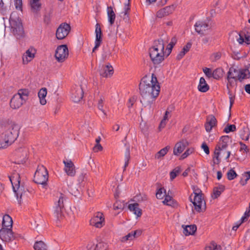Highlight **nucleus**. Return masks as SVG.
<instances>
[{
  "mask_svg": "<svg viewBox=\"0 0 250 250\" xmlns=\"http://www.w3.org/2000/svg\"><path fill=\"white\" fill-rule=\"evenodd\" d=\"M250 216V204L249 208H247L244 213V215L241 217V220L242 222H244L246 219H247Z\"/></svg>",
  "mask_w": 250,
  "mask_h": 250,
  "instance_id": "57",
  "label": "nucleus"
},
{
  "mask_svg": "<svg viewBox=\"0 0 250 250\" xmlns=\"http://www.w3.org/2000/svg\"><path fill=\"white\" fill-rule=\"evenodd\" d=\"M83 96V89L81 86H78L72 91L71 99L75 103L79 102L82 99Z\"/></svg>",
  "mask_w": 250,
  "mask_h": 250,
  "instance_id": "16",
  "label": "nucleus"
},
{
  "mask_svg": "<svg viewBox=\"0 0 250 250\" xmlns=\"http://www.w3.org/2000/svg\"><path fill=\"white\" fill-rule=\"evenodd\" d=\"M221 57V54L219 52L213 53L211 56V59L213 61L219 60Z\"/></svg>",
  "mask_w": 250,
  "mask_h": 250,
  "instance_id": "64",
  "label": "nucleus"
},
{
  "mask_svg": "<svg viewBox=\"0 0 250 250\" xmlns=\"http://www.w3.org/2000/svg\"><path fill=\"white\" fill-rule=\"evenodd\" d=\"M170 147L167 146L161 149L155 155V158L156 159H160L163 157L167 153L168 150L170 149Z\"/></svg>",
  "mask_w": 250,
  "mask_h": 250,
  "instance_id": "38",
  "label": "nucleus"
},
{
  "mask_svg": "<svg viewBox=\"0 0 250 250\" xmlns=\"http://www.w3.org/2000/svg\"><path fill=\"white\" fill-rule=\"evenodd\" d=\"M86 173L84 172L81 173L78 177V181L79 184H82L86 179Z\"/></svg>",
  "mask_w": 250,
  "mask_h": 250,
  "instance_id": "59",
  "label": "nucleus"
},
{
  "mask_svg": "<svg viewBox=\"0 0 250 250\" xmlns=\"http://www.w3.org/2000/svg\"><path fill=\"white\" fill-rule=\"evenodd\" d=\"M191 202L193 203L194 209L198 211L201 212L205 209L206 203L203 197V195H194L193 199L190 197Z\"/></svg>",
  "mask_w": 250,
  "mask_h": 250,
  "instance_id": "10",
  "label": "nucleus"
},
{
  "mask_svg": "<svg viewBox=\"0 0 250 250\" xmlns=\"http://www.w3.org/2000/svg\"><path fill=\"white\" fill-rule=\"evenodd\" d=\"M9 179L18 201H27V198L31 194L25 188L23 183L21 182L20 174L17 172L14 173Z\"/></svg>",
  "mask_w": 250,
  "mask_h": 250,
  "instance_id": "3",
  "label": "nucleus"
},
{
  "mask_svg": "<svg viewBox=\"0 0 250 250\" xmlns=\"http://www.w3.org/2000/svg\"><path fill=\"white\" fill-rule=\"evenodd\" d=\"M6 243L12 249H16L17 248V240L16 238L14 240H12L10 242H7Z\"/></svg>",
  "mask_w": 250,
  "mask_h": 250,
  "instance_id": "58",
  "label": "nucleus"
},
{
  "mask_svg": "<svg viewBox=\"0 0 250 250\" xmlns=\"http://www.w3.org/2000/svg\"><path fill=\"white\" fill-rule=\"evenodd\" d=\"M47 95V89L42 88L38 92V97L40 99V103L42 105H45L46 104L45 97Z\"/></svg>",
  "mask_w": 250,
  "mask_h": 250,
  "instance_id": "29",
  "label": "nucleus"
},
{
  "mask_svg": "<svg viewBox=\"0 0 250 250\" xmlns=\"http://www.w3.org/2000/svg\"><path fill=\"white\" fill-rule=\"evenodd\" d=\"M192 150L187 149L181 156L180 159L183 160L187 158L190 154L192 153Z\"/></svg>",
  "mask_w": 250,
  "mask_h": 250,
  "instance_id": "62",
  "label": "nucleus"
},
{
  "mask_svg": "<svg viewBox=\"0 0 250 250\" xmlns=\"http://www.w3.org/2000/svg\"><path fill=\"white\" fill-rule=\"evenodd\" d=\"M166 194L167 193L166 189L164 188H162L157 190L156 193V196L157 199H163Z\"/></svg>",
  "mask_w": 250,
  "mask_h": 250,
  "instance_id": "44",
  "label": "nucleus"
},
{
  "mask_svg": "<svg viewBox=\"0 0 250 250\" xmlns=\"http://www.w3.org/2000/svg\"><path fill=\"white\" fill-rule=\"evenodd\" d=\"M124 204L120 201H117L113 205V208L115 210H122L124 208Z\"/></svg>",
  "mask_w": 250,
  "mask_h": 250,
  "instance_id": "53",
  "label": "nucleus"
},
{
  "mask_svg": "<svg viewBox=\"0 0 250 250\" xmlns=\"http://www.w3.org/2000/svg\"><path fill=\"white\" fill-rule=\"evenodd\" d=\"M100 75L103 77H109L113 74V68L110 65L102 66L99 70Z\"/></svg>",
  "mask_w": 250,
  "mask_h": 250,
  "instance_id": "23",
  "label": "nucleus"
},
{
  "mask_svg": "<svg viewBox=\"0 0 250 250\" xmlns=\"http://www.w3.org/2000/svg\"><path fill=\"white\" fill-rule=\"evenodd\" d=\"M25 102L20 96L15 94L11 100L10 106L13 109H18Z\"/></svg>",
  "mask_w": 250,
  "mask_h": 250,
  "instance_id": "22",
  "label": "nucleus"
},
{
  "mask_svg": "<svg viewBox=\"0 0 250 250\" xmlns=\"http://www.w3.org/2000/svg\"><path fill=\"white\" fill-rule=\"evenodd\" d=\"M7 8L4 6V3L2 0H0V13L3 15L6 14Z\"/></svg>",
  "mask_w": 250,
  "mask_h": 250,
  "instance_id": "55",
  "label": "nucleus"
},
{
  "mask_svg": "<svg viewBox=\"0 0 250 250\" xmlns=\"http://www.w3.org/2000/svg\"><path fill=\"white\" fill-rule=\"evenodd\" d=\"M230 155V151H227L226 149L215 148L214 156L213 157V163L214 164L218 165L221 162V158H224L228 160Z\"/></svg>",
  "mask_w": 250,
  "mask_h": 250,
  "instance_id": "8",
  "label": "nucleus"
},
{
  "mask_svg": "<svg viewBox=\"0 0 250 250\" xmlns=\"http://www.w3.org/2000/svg\"><path fill=\"white\" fill-rule=\"evenodd\" d=\"M64 164L63 170L66 174L71 177H74L76 173V168L73 162L70 159H65L63 160Z\"/></svg>",
  "mask_w": 250,
  "mask_h": 250,
  "instance_id": "14",
  "label": "nucleus"
},
{
  "mask_svg": "<svg viewBox=\"0 0 250 250\" xmlns=\"http://www.w3.org/2000/svg\"><path fill=\"white\" fill-rule=\"evenodd\" d=\"M237 72L238 74V80L240 81L249 77L250 72L248 69H238Z\"/></svg>",
  "mask_w": 250,
  "mask_h": 250,
  "instance_id": "34",
  "label": "nucleus"
},
{
  "mask_svg": "<svg viewBox=\"0 0 250 250\" xmlns=\"http://www.w3.org/2000/svg\"><path fill=\"white\" fill-rule=\"evenodd\" d=\"M13 221L12 218L8 215H5L3 217L2 222V228L12 229Z\"/></svg>",
  "mask_w": 250,
  "mask_h": 250,
  "instance_id": "27",
  "label": "nucleus"
},
{
  "mask_svg": "<svg viewBox=\"0 0 250 250\" xmlns=\"http://www.w3.org/2000/svg\"><path fill=\"white\" fill-rule=\"evenodd\" d=\"M130 10L129 4V3L125 4L124 7V12H123L124 14V20L128 22L129 21V17L128 15V12Z\"/></svg>",
  "mask_w": 250,
  "mask_h": 250,
  "instance_id": "50",
  "label": "nucleus"
},
{
  "mask_svg": "<svg viewBox=\"0 0 250 250\" xmlns=\"http://www.w3.org/2000/svg\"><path fill=\"white\" fill-rule=\"evenodd\" d=\"M107 14L108 17V21L110 24L112 25L115 21L116 15L111 6H108L107 8Z\"/></svg>",
  "mask_w": 250,
  "mask_h": 250,
  "instance_id": "32",
  "label": "nucleus"
},
{
  "mask_svg": "<svg viewBox=\"0 0 250 250\" xmlns=\"http://www.w3.org/2000/svg\"><path fill=\"white\" fill-rule=\"evenodd\" d=\"M19 128L17 125L0 131V149L5 148L11 145L17 138Z\"/></svg>",
  "mask_w": 250,
  "mask_h": 250,
  "instance_id": "4",
  "label": "nucleus"
},
{
  "mask_svg": "<svg viewBox=\"0 0 250 250\" xmlns=\"http://www.w3.org/2000/svg\"><path fill=\"white\" fill-rule=\"evenodd\" d=\"M225 187L223 185H219L213 188V193L212 197L214 198H217L219 197L222 192L225 190Z\"/></svg>",
  "mask_w": 250,
  "mask_h": 250,
  "instance_id": "36",
  "label": "nucleus"
},
{
  "mask_svg": "<svg viewBox=\"0 0 250 250\" xmlns=\"http://www.w3.org/2000/svg\"><path fill=\"white\" fill-rule=\"evenodd\" d=\"M223 70L220 68H217L212 71V77L216 80L219 79L223 76Z\"/></svg>",
  "mask_w": 250,
  "mask_h": 250,
  "instance_id": "42",
  "label": "nucleus"
},
{
  "mask_svg": "<svg viewBox=\"0 0 250 250\" xmlns=\"http://www.w3.org/2000/svg\"><path fill=\"white\" fill-rule=\"evenodd\" d=\"M181 172V168L180 167H176L172 171L170 172V179L173 180L178 174Z\"/></svg>",
  "mask_w": 250,
  "mask_h": 250,
  "instance_id": "47",
  "label": "nucleus"
},
{
  "mask_svg": "<svg viewBox=\"0 0 250 250\" xmlns=\"http://www.w3.org/2000/svg\"><path fill=\"white\" fill-rule=\"evenodd\" d=\"M128 208L137 217H140L142 215V210L139 208V205L137 203L129 204Z\"/></svg>",
  "mask_w": 250,
  "mask_h": 250,
  "instance_id": "30",
  "label": "nucleus"
},
{
  "mask_svg": "<svg viewBox=\"0 0 250 250\" xmlns=\"http://www.w3.org/2000/svg\"><path fill=\"white\" fill-rule=\"evenodd\" d=\"M28 152V149L27 147H23L19 148L18 150V155L21 158V160L19 161V162L21 163H24L27 158Z\"/></svg>",
  "mask_w": 250,
  "mask_h": 250,
  "instance_id": "26",
  "label": "nucleus"
},
{
  "mask_svg": "<svg viewBox=\"0 0 250 250\" xmlns=\"http://www.w3.org/2000/svg\"><path fill=\"white\" fill-rule=\"evenodd\" d=\"M188 145V143L186 140H182L177 143L173 148V154L178 156L181 153L187 146Z\"/></svg>",
  "mask_w": 250,
  "mask_h": 250,
  "instance_id": "20",
  "label": "nucleus"
},
{
  "mask_svg": "<svg viewBox=\"0 0 250 250\" xmlns=\"http://www.w3.org/2000/svg\"><path fill=\"white\" fill-rule=\"evenodd\" d=\"M237 41L240 44H242L243 42L247 44H250V29L245 30L240 33L239 37Z\"/></svg>",
  "mask_w": 250,
  "mask_h": 250,
  "instance_id": "21",
  "label": "nucleus"
},
{
  "mask_svg": "<svg viewBox=\"0 0 250 250\" xmlns=\"http://www.w3.org/2000/svg\"><path fill=\"white\" fill-rule=\"evenodd\" d=\"M11 32L15 37L20 39L24 37V31L21 19L16 12H12L9 18Z\"/></svg>",
  "mask_w": 250,
  "mask_h": 250,
  "instance_id": "5",
  "label": "nucleus"
},
{
  "mask_svg": "<svg viewBox=\"0 0 250 250\" xmlns=\"http://www.w3.org/2000/svg\"><path fill=\"white\" fill-rule=\"evenodd\" d=\"M90 225L97 228H101L105 224V220L102 212H97L90 220Z\"/></svg>",
  "mask_w": 250,
  "mask_h": 250,
  "instance_id": "12",
  "label": "nucleus"
},
{
  "mask_svg": "<svg viewBox=\"0 0 250 250\" xmlns=\"http://www.w3.org/2000/svg\"><path fill=\"white\" fill-rule=\"evenodd\" d=\"M37 52L36 49L33 46H30L24 53L22 56V63L24 64H27L32 61L35 57Z\"/></svg>",
  "mask_w": 250,
  "mask_h": 250,
  "instance_id": "15",
  "label": "nucleus"
},
{
  "mask_svg": "<svg viewBox=\"0 0 250 250\" xmlns=\"http://www.w3.org/2000/svg\"><path fill=\"white\" fill-rule=\"evenodd\" d=\"M108 248V245L107 243L101 242L98 243L95 247L94 250H107Z\"/></svg>",
  "mask_w": 250,
  "mask_h": 250,
  "instance_id": "45",
  "label": "nucleus"
},
{
  "mask_svg": "<svg viewBox=\"0 0 250 250\" xmlns=\"http://www.w3.org/2000/svg\"><path fill=\"white\" fill-rule=\"evenodd\" d=\"M192 46V43L190 42H188L182 48V50L177 54L176 59L178 60L182 59L185 54L188 53Z\"/></svg>",
  "mask_w": 250,
  "mask_h": 250,
  "instance_id": "28",
  "label": "nucleus"
},
{
  "mask_svg": "<svg viewBox=\"0 0 250 250\" xmlns=\"http://www.w3.org/2000/svg\"><path fill=\"white\" fill-rule=\"evenodd\" d=\"M129 159H130L129 148V147H127L125 153V166H124L125 169L128 165Z\"/></svg>",
  "mask_w": 250,
  "mask_h": 250,
  "instance_id": "52",
  "label": "nucleus"
},
{
  "mask_svg": "<svg viewBox=\"0 0 250 250\" xmlns=\"http://www.w3.org/2000/svg\"><path fill=\"white\" fill-rule=\"evenodd\" d=\"M176 8L175 4H172L168 6H166L163 8L160 9L157 13V17L160 18L167 16L174 11Z\"/></svg>",
  "mask_w": 250,
  "mask_h": 250,
  "instance_id": "17",
  "label": "nucleus"
},
{
  "mask_svg": "<svg viewBox=\"0 0 250 250\" xmlns=\"http://www.w3.org/2000/svg\"><path fill=\"white\" fill-rule=\"evenodd\" d=\"M95 27L96 39L95 41V46L92 50L93 52H94L100 46L102 40V33L100 24L99 23H97Z\"/></svg>",
  "mask_w": 250,
  "mask_h": 250,
  "instance_id": "18",
  "label": "nucleus"
},
{
  "mask_svg": "<svg viewBox=\"0 0 250 250\" xmlns=\"http://www.w3.org/2000/svg\"><path fill=\"white\" fill-rule=\"evenodd\" d=\"M165 199L163 201L164 204L167 206H172L174 204V200L172 197L169 195V191H168L167 194L164 197Z\"/></svg>",
  "mask_w": 250,
  "mask_h": 250,
  "instance_id": "43",
  "label": "nucleus"
},
{
  "mask_svg": "<svg viewBox=\"0 0 250 250\" xmlns=\"http://www.w3.org/2000/svg\"><path fill=\"white\" fill-rule=\"evenodd\" d=\"M48 179V171L43 166H38L34 175V181L38 184L46 186Z\"/></svg>",
  "mask_w": 250,
  "mask_h": 250,
  "instance_id": "7",
  "label": "nucleus"
},
{
  "mask_svg": "<svg viewBox=\"0 0 250 250\" xmlns=\"http://www.w3.org/2000/svg\"><path fill=\"white\" fill-rule=\"evenodd\" d=\"M68 56V49L66 45H61L57 48L55 57L58 62H63Z\"/></svg>",
  "mask_w": 250,
  "mask_h": 250,
  "instance_id": "9",
  "label": "nucleus"
},
{
  "mask_svg": "<svg viewBox=\"0 0 250 250\" xmlns=\"http://www.w3.org/2000/svg\"><path fill=\"white\" fill-rule=\"evenodd\" d=\"M228 82L227 84L228 89H230L234 87L237 83V79L227 78Z\"/></svg>",
  "mask_w": 250,
  "mask_h": 250,
  "instance_id": "49",
  "label": "nucleus"
},
{
  "mask_svg": "<svg viewBox=\"0 0 250 250\" xmlns=\"http://www.w3.org/2000/svg\"><path fill=\"white\" fill-rule=\"evenodd\" d=\"M35 250H47V245L42 241H37L34 245Z\"/></svg>",
  "mask_w": 250,
  "mask_h": 250,
  "instance_id": "40",
  "label": "nucleus"
},
{
  "mask_svg": "<svg viewBox=\"0 0 250 250\" xmlns=\"http://www.w3.org/2000/svg\"><path fill=\"white\" fill-rule=\"evenodd\" d=\"M205 250H221L220 247L214 242H211L206 246Z\"/></svg>",
  "mask_w": 250,
  "mask_h": 250,
  "instance_id": "48",
  "label": "nucleus"
},
{
  "mask_svg": "<svg viewBox=\"0 0 250 250\" xmlns=\"http://www.w3.org/2000/svg\"><path fill=\"white\" fill-rule=\"evenodd\" d=\"M227 178L229 180H233L235 178H236L237 176V173L232 169H230L227 172Z\"/></svg>",
  "mask_w": 250,
  "mask_h": 250,
  "instance_id": "51",
  "label": "nucleus"
},
{
  "mask_svg": "<svg viewBox=\"0 0 250 250\" xmlns=\"http://www.w3.org/2000/svg\"><path fill=\"white\" fill-rule=\"evenodd\" d=\"M137 232V231H132L126 235L121 237V241L123 243H126L128 241L132 240L135 238Z\"/></svg>",
  "mask_w": 250,
  "mask_h": 250,
  "instance_id": "37",
  "label": "nucleus"
},
{
  "mask_svg": "<svg viewBox=\"0 0 250 250\" xmlns=\"http://www.w3.org/2000/svg\"><path fill=\"white\" fill-rule=\"evenodd\" d=\"M229 142V138L228 136H223L220 138L215 148L227 149Z\"/></svg>",
  "mask_w": 250,
  "mask_h": 250,
  "instance_id": "25",
  "label": "nucleus"
},
{
  "mask_svg": "<svg viewBox=\"0 0 250 250\" xmlns=\"http://www.w3.org/2000/svg\"><path fill=\"white\" fill-rule=\"evenodd\" d=\"M203 71L207 77L209 78L212 77V72L210 68L205 67L203 69Z\"/></svg>",
  "mask_w": 250,
  "mask_h": 250,
  "instance_id": "56",
  "label": "nucleus"
},
{
  "mask_svg": "<svg viewBox=\"0 0 250 250\" xmlns=\"http://www.w3.org/2000/svg\"><path fill=\"white\" fill-rule=\"evenodd\" d=\"M15 5L17 9L21 10L22 8V0H15Z\"/></svg>",
  "mask_w": 250,
  "mask_h": 250,
  "instance_id": "63",
  "label": "nucleus"
},
{
  "mask_svg": "<svg viewBox=\"0 0 250 250\" xmlns=\"http://www.w3.org/2000/svg\"><path fill=\"white\" fill-rule=\"evenodd\" d=\"M196 229L195 225L186 226L184 228L183 233L186 235H192L196 231Z\"/></svg>",
  "mask_w": 250,
  "mask_h": 250,
  "instance_id": "35",
  "label": "nucleus"
},
{
  "mask_svg": "<svg viewBox=\"0 0 250 250\" xmlns=\"http://www.w3.org/2000/svg\"><path fill=\"white\" fill-rule=\"evenodd\" d=\"M242 178H244L245 180H243V179H242L240 181V183L242 186H244L247 184V181L250 179V171L244 172L242 174Z\"/></svg>",
  "mask_w": 250,
  "mask_h": 250,
  "instance_id": "46",
  "label": "nucleus"
},
{
  "mask_svg": "<svg viewBox=\"0 0 250 250\" xmlns=\"http://www.w3.org/2000/svg\"><path fill=\"white\" fill-rule=\"evenodd\" d=\"M236 130V126L234 125H227L224 129V131L226 133H228L230 132H233Z\"/></svg>",
  "mask_w": 250,
  "mask_h": 250,
  "instance_id": "54",
  "label": "nucleus"
},
{
  "mask_svg": "<svg viewBox=\"0 0 250 250\" xmlns=\"http://www.w3.org/2000/svg\"><path fill=\"white\" fill-rule=\"evenodd\" d=\"M216 119L213 115H209L207 118L205 128L207 132H210L212 128L216 125Z\"/></svg>",
  "mask_w": 250,
  "mask_h": 250,
  "instance_id": "24",
  "label": "nucleus"
},
{
  "mask_svg": "<svg viewBox=\"0 0 250 250\" xmlns=\"http://www.w3.org/2000/svg\"><path fill=\"white\" fill-rule=\"evenodd\" d=\"M169 38L167 35H163L160 39L154 42V46L149 49V55L154 64H159L164 60L165 56H168L176 44L177 40L176 37L171 38L164 51L165 45L167 43Z\"/></svg>",
  "mask_w": 250,
  "mask_h": 250,
  "instance_id": "2",
  "label": "nucleus"
},
{
  "mask_svg": "<svg viewBox=\"0 0 250 250\" xmlns=\"http://www.w3.org/2000/svg\"><path fill=\"white\" fill-rule=\"evenodd\" d=\"M70 30V27L69 24L63 23L60 24L56 31V37L59 40H62L65 38Z\"/></svg>",
  "mask_w": 250,
  "mask_h": 250,
  "instance_id": "13",
  "label": "nucleus"
},
{
  "mask_svg": "<svg viewBox=\"0 0 250 250\" xmlns=\"http://www.w3.org/2000/svg\"><path fill=\"white\" fill-rule=\"evenodd\" d=\"M30 4L31 11L34 13H37L40 10L41 4L39 0H30Z\"/></svg>",
  "mask_w": 250,
  "mask_h": 250,
  "instance_id": "31",
  "label": "nucleus"
},
{
  "mask_svg": "<svg viewBox=\"0 0 250 250\" xmlns=\"http://www.w3.org/2000/svg\"><path fill=\"white\" fill-rule=\"evenodd\" d=\"M196 31L200 34H204L207 30L210 28L208 23L205 21H199L194 25Z\"/></svg>",
  "mask_w": 250,
  "mask_h": 250,
  "instance_id": "19",
  "label": "nucleus"
},
{
  "mask_svg": "<svg viewBox=\"0 0 250 250\" xmlns=\"http://www.w3.org/2000/svg\"><path fill=\"white\" fill-rule=\"evenodd\" d=\"M192 189L194 195H203L202 191L196 186H193Z\"/></svg>",
  "mask_w": 250,
  "mask_h": 250,
  "instance_id": "60",
  "label": "nucleus"
},
{
  "mask_svg": "<svg viewBox=\"0 0 250 250\" xmlns=\"http://www.w3.org/2000/svg\"><path fill=\"white\" fill-rule=\"evenodd\" d=\"M16 94L25 102L29 95V91L26 89H20Z\"/></svg>",
  "mask_w": 250,
  "mask_h": 250,
  "instance_id": "39",
  "label": "nucleus"
},
{
  "mask_svg": "<svg viewBox=\"0 0 250 250\" xmlns=\"http://www.w3.org/2000/svg\"><path fill=\"white\" fill-rule=\"evenodd\" d=\"M201 148L206 154L208 155L209 154V148L206 143L204 142L202 143Z\"/></svg>",
  "mask_w": 250,
  "mask_h": 250,
  "instance_id": "61",
  "label": "nucleus"
},
{
  "mask_svg": "<svg viewBox=\"0 0 250 250\" xmlns=\"http://www.w3.org/2000/svg\"><path fill=\"white\" fill-rule=\"evenodd\" d=\"M16 235L13 232L12 229L1 228L0 229V238L5 243L14 240Z\"/></svg>",
  "mask_w": 250,
  "mask_h": 250,
  "instance_id": "11",
  "label": "nucleus"
},
{
  "mask_svg": "<svg viewBox=\"0 0 250 250\" xmlns=\"http://www.w3.org/2000/svg\"><path fill=\"white\" fill-rule=\"evenodd\" d=\"M237 69L233 67H230L227 73V78L238 80Z\"/></svg>",
  "mask_w": 250,
  "mask_h": 250,
  "instance_id": "41",
  "label": "nucleus"
},
{
  "mask_svg": "<svg viewBox=\"0 0 250 250\" xmlns=\"http://www.w3.org/2000/svg\"><path fill=\"white\" fill-rule=\"evenodd\" d=\"M198 89L199 91L202 92H206L209 89V86L207 83L205 79L203 77L200 79Z\"/></svg>",
  "mask_w": 250,
  "mask_h": 250,
  "instance_id": "33",
  "label": "nucleus"
},
{
  "mask_svg": "<svg viewBox=\"0 0 250 250\" xmlns=\"http://www.w3.org/2000/svg\"><path fill=\"white\" fill-rule=\"evenodd\" d=\"M140 94L142 97L141 103L147 106L155 100L158 96L160 87L157 79L154 74L143 78L139 85Z\"/></svg>",
  "mask_w": 250,
  "mask_h": 250,
  "instance_id": "1",
  "label": "nucleus"
},
{
  "mask_svg": "<svg viewBox=\"0 0 250 250\" xmlns=\"http://www.w3.org/2000/svg\"><path fill=\"white\" fill-rule=\"evenodd\" d=\"M65 199V196L62 193H58L57 194L54 206L53 208V212L54 216L58 220H60L62 218Z\"/></svg>",
  "mask_w": 250,
  "mask_h": 250,
  "instance_id": "6",
  "label": "nucleus"
}]
</instances>
